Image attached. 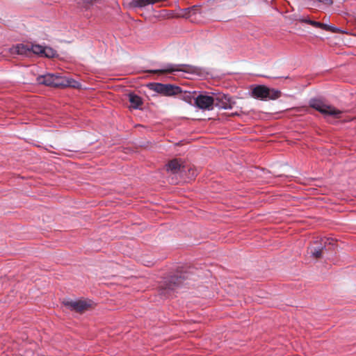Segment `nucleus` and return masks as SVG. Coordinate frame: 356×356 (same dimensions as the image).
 I'll use <instances>...</instances> for the list:
<instances>
[{"label": "nucleus", "instance_id": "11", "mask_svg": "<svg viewBox=\"0 0 356 356\" xmlns=\"http://www.w3.org/2000/svg\"><path fill=\"white\" fill-rule=\"evenodd\" d=\"M268 94V88L264 85L257 86L252 90V96L261 100H267Z\"/></svg>", "mask_w": 356, "mask_h": 356}, {"label": "nucleus", "instance_id": "6", "mask_svg": "<svg viewBox=\"0 0 356 356\" xmlns=\"http://www.w3.org/2000/svg\"><path fill=\"white\" fill-rule=\"evenodd\" d=\"M64 305L72 311L78 313H83L91 309L92 302L91 300H68L63 302Z\"/></svg>", "mask_w": 356, "mask_h": 356}, {"label": "nucleus", "instance_id": "12", "mask_svg": "<svg viewBox=\"0 0 356 356\" xmlns=\"http://www.w3.org/2000/svg\"><path fill=\"white\" fill-rule=\"evenodd\" d=\"M11 53L19 55H29L31 54L30 44H18L11 49Z\"/></svg>", "mask_w": 356, "mask_h": 356}, {"label": "nucleus", "instance_id": "2", "mask_svg": "<svg viewBox=\"0 0 356 356\" xmlns=\"http://www.w3.org/2000/svg\"><path fill=\"white\" fill-rule=\"evenodd\" d=\"M309 106L323 114L324 116H332L334 118H339L342 111L335 108L334 106L326 104L320 99H311Z\"/></svg>", "mask_w": 356, "mask_h": 356}, {"label": "nucleus", "instance_id": "21", "mask_svg": "<svg viewBox=\"0 0 356 356\" xmlns=\"http://www.w3.org/2000/svg\"><path fill=\"white\" fill-rule=\"evenodd\" d=\"M321 26H318V28L322 29L325 31L331 30V29L330 28V26H328L325 24L321 23Z\"/></svg>", "mask_w": 356, "mask_h": 356}, {"label": "nucleus", "instance_id": "4", "mask_svg": "<svg viewBox=\"0 0 356 356\" xmlns=\"http://www.w3.org/2000/svg\"><path fill=\"white\" fill-rule=\"evenodd\" d=\"M147 86L151 90H153L164 96H172L181 92V89L180 87L171 84L150 83L147 84Z\"/></svg>", "mask_w": 356, "mask_h": 356}, {"label": "nucleus", "instance_id": "13", "mask_svg": "<svg viewBox=\"0 0 356 356\" xmlns=\"http://www.w3.org/2000/svg\"><path fill=\"white\" fill-rule=\"evenodd\" d=\"M160 0H133L130 5L134 8H143L149 4H154Z\"/></svg>", "mask_w": 356, "mask_h": 356}, {"label": "nucleus", "instance_id": "20", "mask_svg": "<svg viewBox=\"0 0 356 356\" xmlns=\"http://www.w3.org/2000/svg\"><path fill=\"white\" fill-rule=\"evenodd\" d=\"M199 9H200L199 6H193L191 8H186L184 10H188V14H189V15H191V12L194 11V10H198Z\"/></svg>", "mask_w": 356, "mask_h": 356}, {"label": "nucleus", "instance_id": "22", "mask_svg": "<svg viewBox=\"0 0 356 356\" xmlns=\"http://www.w3.org/2000/svg\"><path fill=\"white\" fill-rule=\"evenodd\" d=\"M330 28L331 29L330 31L333 33H343V31H341L338 28L334 26H330Z\"/></svg>", "mask_w": 356, "mask_h": 356}, {"label": "nucleus", "instance_id": "1", "mask_svg": "<svg viewBox=\"0 0 356 356\" xmlns=\"http://www.w3.org/2000/svg\"><path fill=\"white\" fill-rule=\"evenodd\" d=\"M37 81L40 84L54 88H78L79 86V82L72 79H69L65 76H61L54 74H47L39 76L37 78Z\"/></svg>", "mask_w": 356, "mask_h": 356}, {"label": "nucleus", "instance_id": "18", "mask_svg": "<svg viewBox=\"0 0 356 356\" xmlns=\"http://www.w3.org/2000/svg\"><path fill=\"white\" fill-rule=\"evenodd\" d=\"M83 5L84 7L88 8V6L93 5L95 3L99 2L100 0H82Z\"/></svg>", "mask_w": 356, "mask_h": 356}, {"label": "nucleus", "instance_id": "7", "mask_svg": "<svg viewBox=\"0 0 356 356\" xmlns=\"http://www.w3.org/2000/svg\"><path fill=\"white\" fill-rule=\"evenodd\" d=\"M214 103L215 99H213V96L199 95L195 98V106L202 110H213Z\"/></svg>", "mask_w": 356, "mask_h": 356}, {"label": "nucleus", "instance_id": "8", "mask_svg": "<svg viewBox=\"0 0 356 356\" xmlns=\"http://www.w3.org/2000/svg\"><path fill=\"white\" fill-rule=\"evenodd\" d=\"M213 99H215L214 105L219 108L231 109L235 104L229 96L222 93L213 96Z\"/></svg>", "mask_w": 356, "mask_h": 356}, {"label": "nucleus", "instance_id": "15", "mask_svg": "<svg viewBox=\"0 0 356 356\" xmlns=\"http://www.w3.org/2000/svg\"><path fill=\"white\" fill-rule=\"evenodd\" d=\"M281 94L280 90L268 88V99L275 100L281 97Z\"/></svg>", "mask_w": 356, "mask_h": 356}, {"label": "nucleus", "instance_id": "3", "mask_svg": "<svg viewBox=\"0 0 356 356\" xmlns=\"http://www.w3.org/2000/svg\"><path fill=\"white\" fill-rule=\"evenodd\" d=\"M184 280L181 275H173L166 278L160 286V293L165 297H169L172 291L180 286Z\"/></svg>", "mask_w": 356, "mask_h": 356}, {"label": "nucleus", "instance_id": "10", "mask_svg": "<svg viewBox=\"0 0 356 356\" xmlns=\"http://www.w3.org/2000/svg\"><path fill=\"white\" fill-rule=\"evenodd\" d=\"M175 71L189 72L190 66L170 65L165 69L149 70V72L154 73V74H165V73H170V72H175Z\"/></svg>", "mask_w": 356, "mask_h": 356}, {"label": "nucleus", "instance_id": "9", "mask_svg": "<svg viewBox=\"0 0 356 356\" xmlns=\"http://www.w3.org/2000/svg\"><path fill=\"white\" fill-rule=\"evenodd\" d=\"M167 170L172 174L181 173L185 170L184 162L177 159H172L168 162L167 165Z\"/></svg>", "mask_w": 356, "mask_h": 356}, {"label": "nucleus", "instance_id": "16", "mask_svg": "<svg viewBox=\"0 0 356 356\" xmlns=\"http://www.w3.org/2000/svg\"><path fill=\"white\" fill-rule=\"evenodd\" d=\"M31 53H33L35 54L39 55L40 56H43L44 47L40 44H30Z\"/></svg>", "mask_w": 356, "mask_h": 356}, {"label": "nucleus", "instance_id": "14", "mask_svg": "<svg viewBox=\"0 0 356 356\" xmlns=\"http://www.w3.org/2000/svg\"><path fill=\"white\" fill-rule=\"evenodd\" d=\"M129 102L131 103V106L134 108H138L139 106L143 104L141 98L134 94L129 95Z\"/></svg>", "mask_w": 356, "mask_h": 356}, {"label": "nucleus", "instance_id": "5", "mask_svg": "<svg viewBox=\"0 0 356 356\" xmlns=\"http://www.w3.org/2000/svg\"><path fill=\"white\" fill-rule=\"evenodd\" d=\"M332 239L322 238L320 241H314L309 248L308 253L315 259H320L323 257V250L327 243L331 244Z\"/></svg>", "mask_w": 356, "mask_h": 356}, {"label": "nucleus", "instance_id": "19", "mask_svg": "<svg viewBox=\"0 0 356 356\" xmlns=\"http://www.w3.org/2000/svg\"><path fill=\"white\" fill-rule=\"evenodd\" d=\"M303 22H305V23L309 24L316 28H318V26H321V22L313 21L311 19H305V20H303Z\"/></svg>", "mask_w": 356, "mask_h": 356}, {"label": "nucleus", "instance_id": "17", "mask_svg": "<svg viewBox=\"0 0 356 356\" xmlns=\"http://www.w3.org/2000/svg\"><path fill=\"white\" fill-rule=\"evenodd\" d=\"M56 56V51L51 47H44L43 56L47 58H54Z\"/></svg>", "mask_w": 356, "mask_h": 356}]
</instances>
